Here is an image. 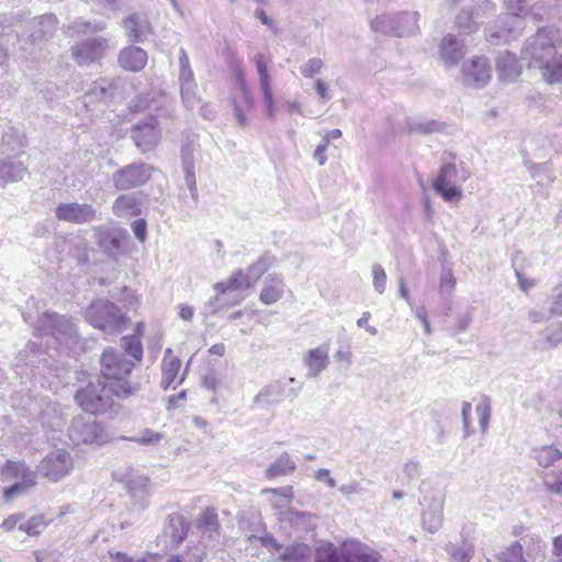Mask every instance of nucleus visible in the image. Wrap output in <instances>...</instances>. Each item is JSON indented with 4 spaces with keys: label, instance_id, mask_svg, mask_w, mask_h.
<instances>
[{
    "label": "nucleus",
    "instance_id": "4",
    "mask_svg": "<svg viewBox=\"0 0 562 562\" xmlns=\"http://www.w3.org/2000/svg\"><path fill=\"white\" fill-rule=\"evenodd\" d=\"M470 171L463 162H445L432 179L434 191L447 203L458 204L463 198L462 184L469 179Z\"/></svg>",
    "mask_w": 562,
    "mask_h": 562
},
{
    "label": "nucleus",
    "instance_id": "11",
    "mask_svg": "<svg viewBox=\"0 0 562 562\" xmlns=\"http://www.w3.org/2000/svg\"><path fill=\"white\" fill-rule=\"evenodd\" d=\"M302 385L294 378L277 380L263 386L254 397L260 407H269L282 402L285 397L296 396Z\"/></svg>",
    "mask_w": 562,
    "mask_h": 562
},
{
    "label": "nucleus",
    "instance_id": "13",
    "mask_svg": "<svg viewBox=\"0 0 562 562\" xmlns=\"http://www.w3.org/2000/svg\"><path fill=\"white\" fill-rule=\"evenodd\" d=\"M69 438L74 445H103L109 441L104 429L94 420H85L77 417L69 427Z\"/></svg>",
    "mask_w": 562,
    "mask_h": 562
},
{
    "label": "nucleus",
    "instance_id": "21",
    "mask_svg": "<svg viewBox=\"0 0 562 562\" xmlns=\"http://www.w3.org/2000/svg\"><path fill=\"white\" fill-rule=\"evenodd\" d=\"M133 139L136 146L143 151H149L155 148L160 139V131L157 121L153 116L138 123L133 128Z\"/></svg>",
    "mask_w": 562,
    "mask_h": 562
},
{
    "label": "nucleus",
    "instance_id": "53",
    "mask_svg": "<svg viewBox=\"0 0 562 562\" xmlns=\"http://www.w3.org/2000/svg\"><path fill=\"white\" fill-rule=\"evenodd\" d=\"M171 526L175 527L170 535L171 542L179 546L187 538L189 527L182 517L172 518Z\"/></svg>",
    "mask_w": 562,
    "mask_h": 562
},
{
    "label": "nucleus",
    "instance_id": "41",
    "mask_svg": "<svg viewBox=\"0 0 562 562\" xmlns=\"http://www.w3.org/2000/svg\"><path fill=\"white\" fill-rule=\"evenodd\" d=\"M535 458L541 468L548 469L562 458V452L552 446H544L535 450Z\"/></svg>",
    "mask_w": 562,
    "mask_h": 562
},
{
    "label": "nucleus",
    "instance_id": "6",
    "mask_svg": "<svg viewBox=\"0 0 562 562\" xmlns=\"http://www.w3.org/2000/svg\"><path fill=\"white\" fill-rule=\"evenodd\" d=\"M419 12L414 10L383 12L371 20L370 26L384 35L408 37L419 32Z\"/></svg>",
    "mask_w": 562,
    "mask_h": 562
},
{
    "label": "nucleus",
    "instance_id": "26",
    "mask_svg": "<svg viewBox=\"0 0 562 562\" xmlns=\"http://www.w3.org/2000/svg\"><path fill=\"white\" fill-rule=\"evenodd\" d=\"M148 55L138 46H127L120 50L117 63L126 71L138 72L147 65Z\"/></svg>",
    "mask_w": 562,
    "mask_h": 562
},
{
    "label": "nucleus",
    "instance_id": "31",
    "mask_svg": "<svg viewBox=\"0 0 562 562\" xmlns=\"http://www.w3.org/2000/svg\"><path fill=\"white\" fill-rule=\"evenodd\" d=\"M261 493L268 496L269 504L278 510L288 508L294 499V491L291 485L279 488H266Z\"/></svg>",
    "mask_w": 562,
    "mask_h": 562
},
{
    "label": "nucleus",
    "instance_id": "37",
    "mask_svg": "<svg viewBox=\"0 0 562 562\" xmlns=\"http://www.w3.org/2000/svg\"><path fill=\"white\" fill-rule=\"evenodd\" d=\"M311 557V549L304 543L292 544L282 552L279 562H307Z\"/></svg>",
    "mask_w": 562,
    "mask_h": 562
},
{
    "label": "nucleus",
    "instance_id": "35",
    "mask_svg": "<svg viewBox=\"0 0 562 562\" xmlns=\"http://www.w3.org/2000/svg\"><path fill=\"white\" fill-rule=\"evenodd\" d=\"M125 484L131 496L136 498L147 497L151 492L150 480L145 475L130 474Z\"/></svg>",
    "mask_w": 562,
    "mask_h": 562
},
{
    "label": "nucleus",
    "instance_id": "38",
    "mask_svg": "<svg viewBox=\"0 0 562 562\" xmlns=\"http://www.w3.org/2000/svg\"><path fill=\"white\" fill-rule=\"evenodd\" d=\"M206 553L200 544L188 546L182 554H170L165 562H203Z\"/></svg>",
    "mask_w": 562,
    "mask_h": 562
},
{
    "label": "nucleus",
    "instance_id": "55",
    "mask_svg": "<svg viewBox=\"0 0 562 562\" xmlns=\"http://www.w3.org/2000/svg\"><path fill=\"white\" fill-rule=\"evenodd\" d=\"M562 344V325L549 327L544 331L542 348L552 349Z\"/></svg>",
    "mask_w": 562,
    "mask_h": 562
},
{
    "label": "nucleus",
    "instance_id": "32",
    "mask_svg": "<svg viewBox=\"0 0 562 562\" xmlns=\"http://www.w3.org/2000/svg\"><path fill=\"white\" fill-rule=\"evenodd\" d=\"M295 469V461L288 452H283L266 469L265 475L267 479L272 480L290 475Z\"/></svg>",
    "mask_w": 562,
    "mask_h": 562
},
{
    "label": "nucleus",
    "instance_id": "43",
    "mask_svg": "<svg viewBox=\"0 0 562 562\" xmlns=\"http://www.w3.org/2000/svg\"><path fill=\"white\" fill-rule=\"evenodd\" d=\"M274 261L276 259L272 256L263 255L250 265L245 273L250 277V280L255 284L260 277L273 266Z\"/></svg>",
    "mask_w": 562,
    "mask_h": 562
},
{
    "label": "nucleus",
    "instance_id": "47",
    "mask_svg": "<svg viewBox=\"0 0 562 562\" xmlns=\"http://www.w3.org/2000/svg\"><path fill=\"white\" fill-rule=\"evenodd\" d=\"M122 347L132 357L131 361L138 362L143 357V346L138 337L125 336L122 338Z\"/></svg>",
    "mask_w": 562,
    "mask_h": 562
},
{
    "label": "nucleus",
    "instance_id": "24",
    "mask_svg": "<svg viewBox=\"0 0 562 562\" xmlns=\"http://www.w3.org/2000/svg\"><path fill=\"white\" fill-rule=\"evenodd\" d=\"M95 214L97 211L90 204L64 203L56 209L59 220L78 224L94 220Z\"/></svg>",
    "mask_w": 562,
    "mask_h": 562
},
{
    "label": "nucleus",
    "instance_id": "8",
    "mask_svg": "<svg viewBox=\"0 0 562 562\" xmlns=\"http://www.w3.org/2000/svg\"><path fill=\"white\" fill-rule=\"evenodd\" d=\"M315 559L316 562H378L379 554L359 541L349 540L342 543L340 554L333 543L321 544Z\"/></svg>",
    "mask_w": 562,
    "mask_h": 562
},
{
    "label": "nucleus",
    "instance_id": "30",
    "mask_svg": "<svg viewBox=\"0 0 562 562\" xmlns=\"http://www.w3.org/2000/svg\"><path fill=\"white\" fill-rule=\"evenodd\" d=\"M41 322L43 325H47L50 328V334L56 336L57 339L61 337L71 338L76 333L72 323L64 316H59L53 313H45Z\"/></svg>",
    "mask_w": 562,
    "mask_h": 562
},
{
    "label": "nucleus",
    "instance_id": "7",
    "mask_svg": "<svg viewBox=\"0 0 562 562\" xmlns=\"http://www.w3.org/2000/svg\"><path fill=\"white\" fill-rule=\"evenodd\" d=\"M0 477L4 483H11L3 490L5 502H12L25 495L36 485V474L24 462L7 461L0 469Z\"/></svg>",
    "mask_w": 562,
    "mask_h": 562
},
{
    "label": "nucleus",
    "instance_id": "50",
    "mask_svg": "<svg viewBox=\"0 0 562 562\" xmlns=\"http://www.w3.org/2000/svg\"><path fill=\"white\" fill-rule=\"evenodd\" d=\"M491 412L492 409L488 398L481 400L475 407V414L477 416L479 425L483 434L487 431L491 419Z\"/></svg>",
    "mask_w": 562,
    "mask_h": 562
},
{
    "label": "nucleus",
    "instance_id": "22",
    "mask_svg": "<svg viewBox=\"0 0 562 562\" xmlns=\"http://www.w3.org/2000/svg\"><path fill=\"white\" fill-rule=\"evenodd\" d=\"M181 361L175 356L171 348H167L161 361V382L160 385L166 390L175 389L182 383L184 374L180 375Z\"/></svg>",
    "mask_w": 562,
    "mask_h": 562
},
{
    "label": "nucleus",
    "instance_id": "36",
    "mask_svg": "<svg viewBox=\"0 0 562 562\" xmlns=\"http://www.w3.org/2000/svg\"><path fill=\"white\" fill-rule=\"evenodd\" d=\"M113 213L119 217H131L139 213L136 199L131 194L120 195L113 204Z\"/></svg>",
    "mask_w": 562,
    "mask_h": 562
},
{
    "label": "nucleus",
    "instance_id": "18",
    "mask_svg": "<svg viewBox=\"0 0 562 562\" xmlns=\"http://www.w3.org/2000/svg\"><path fill=\"white\" fill-rule=\"evenodd\" d=\"M109 48L108 40L99 36L75 44L71 53L79 65H89L101 59Z\"/></svg>",
    "mask_w": 562,
    "mask_h": 562
},
{
    "label": "nucleus",
    "instance_id": "25",
    "mask_svg": "<svg viewBox=\"0 0 562 562\" xmlns=\"http://www.w3.org/2000/svg\"><path fill=\"white\" fill-rule=\"evenodd\" d=\"M465 53L464 43L452 34L445 35L439 44L440 60L447 67L456 66L463 58Z\"/></svg>",
    "mask_w": 562,
    "mask_h": 562
},
{
    "label": "nucleus",
    "instance_id": "1",
    "mask_svg": "<svg viewBox=\"0 0 562 562\" xmlns=\"http://www.w3.org/2000/svg\"><path fill=\"white\" fill-rule=\"evenodd\" d=\"M560 42L559 30L547 27L540 30L522 50L529 67L538 68L549 83L562 81V55L555 53Z\"/></svg>",
    "mask_w": 562,
    "mask_h": 562
},
{
    "label": "nucleus",
    "instance_id": "63",
    "mask_svg": "<svg viewBox=\"0 0 562 562\" xmlns=\"http://www.w3.org/2000/svg\"><path fill=\"white\" fill-rule=\"evenodd\" d=\"M111 557L113 558L114 562H148L144 557H133L123 552L111 553Z\"/></svg>",
    "mask_w": 562,
    "mask_h": 562
},
{
    "label": "nucleus",
    "instance_id": "49",
    "mask_svg": "<svg viewBox=\"0 0 562 562\" xmlns=\"http://www.w3.org/2000/svg\"><path fill=\"white\" fill-rule=\"evenodd\" d=\"M456 26L464 34H471L477 31L479 25L473 20L472 13L467 10H461L456 16Z\"/></svg>",
    "mask_w": 562,
    "mask_h": 562
},
{
    "label": "nucleus",
    "instance_id": "46",
    "mask_svg": "<svg viewBox=\"0 0 562 562\" xmlns=\"http://www.w3.org/2000/svg\"><path fill=\"white\" fill-rule=\"evenodd\" d=\"M179 83L180 86L195 83L189 57L183 48L180 49L179 54Z\"/></svg>",
    "mask_w": 562,
    "mask_h": 562
},
{
    "label": "nucleus",
    "instance_id": "64",
    "mask_svg": "<svg viewBox=\"0 0 562 562\" xmlns=\"http://www.w3.org/2000/svg\"><path fill=\"white\" fill-rule=\"evenodd\" d=\"M550 314L562 316V288L552 297Z\"/></svg>",
    "mask_w": 562,
    "mask_h": 562
},
{
    "label": "nucleus",
    "instance_id": "51",
    "mask_svg": "<svg viewBox=\"0 0 562 562\" xmlns=\"http://www.w3.org/2000/svg\"><path fill=\"white\" fill-rule=\"evenodd\" d=\"M180 94L184 106L189 110L194 109L200 102L196 83L180 86Z\"/></svg>",
    "mask_w": 562,
    "mask_h": 562
},
{
    "label": "nucleus",
    "instance_id": "20",
    "mask_svg": "<svg viewBox=\"0 0 562 562\" xmlns=\"http://www.w3.org/2000/svg\"><path fill=\"white\" fill-rule=\"evenodd\" d=\"M132 106L135 111H150L161 117H169L175 113L173 102L160 91H153L145 95H140Z\"/></svg>",
    "mask_w": 562,
    "mask_h": 562
},
{
    "label": "nucleus",
    "instance_id": "34",
    "mask_svg": "<svg viewBox=\"0 0 562 562\" xmlns=\"http://www.w3.org/2000/svg\"><path fill=\"white\" fill-rule=\"evenodd\" d=\"M26 168L20 162L0 159V186L23 179Z\"/></svg>",
    "mask_w": 562,
    "mask_h": 562
},
{
    "label": "nucleus",
    "instance_id": "52",
    "mask_svg": "<svg viewBox=\"0 0 562 562\" xmlns=\"http://www.w3.org/2000/svg\"><path fill=\"white\" fill-rule=\"evenodd\" d=\"M324 67L325 63L322 58L312 57L300 67V72L305 78H313L319 75Z\"/></svg>",
    "mask_w": 562,
    "mask_h": 562
},
{
    "label": "nucleus",
    "instance_id": "5",
    "mask_svg": "<svg viewBox=\"0 0 562 562\" xmlns=\"http://www.w3.org/2000/svg\"><path fill=\"white\" fill-rule=\"evenodd\" d=\"M254 288L250 277L243 270L234 271L227 279L213 285L215 297L209 303V312L215 313L224 306L241 303Z\"/></svg>",
    "mask_w": 562,
    "mask_h": 562
},
{
    "label": "nucleus",
    "instance_id": "48",
    "mask_svg": "<svg viewBox=\"0 0 562 562\" xmlns=\"http://www.w3.org/2000/svg\"><path fill=\"white\" fill-rule=\"evenodd\" d=\"M45 526L46 522L42 516H34L27 520L22 518V522L19 524V530L25 532L27 536L34 537L40 535Z\"/></svg>",
    "mask_w": 562,
    "mask_h": 562
},
{
    "label": "nucleus",
    "instance_id": "23",
    "mask_svg": "<svg viewBox=\"0 0 562 562\" xmlns=\"http://www.w3.org/2000/svg\"><path fill=\"white\" fill-rule=\"evenodd\" d=\"M329 342L311 348L303 357V363L307 369V376L317 378L329 366Z\"/></svg>",
    "mask_w": 562,
    "mask_h": 562
},
{
    "label": "nucleus",
    "instance_id": "60",
    "mask_svg": "<svg viewBox=\"0 0 562 562\" xmlns=\"http://www.w3.org/2000/svg\"><path fill=\"white\" fill-rule=\"evenodd\" d=\"M339 491L345 495V496H350V495H355V494H363L364 493V487L361 485L360 482L358 481H350L346 484H342L340 487H339Z\"/></svg>",
    "mask_w": 562,
    "mask_h": 562
},
{
    "label": "nucleus",
    "instance_id": "29",
    "mask_svg": "<svg viewBox=\"0 0 562 562\" xmlns=\"http://www.w3.org/2000/svg\"><path fill=\"white\" fill-rule=\"evenodd\" d=\"M122 26L125 30V34L128 40L133 42L144 41L151 32L147 19L136 13L131 14L123 20Z\"/></svg>",
    "mask_w": 562,
    "mask_h": 562
},
{
    "label": "nucleus",
    "instance_id": "14",
    "mask_svg": "<svg viewBox=\"0 0 562 562\" xmlns=\"http://www.w3.org/2000/svg\"><path fill=\"white\" fill-rule=\"evenodd\" d=\"M93 237L100 250L113 259H116L124 252V248L128 241L126 231L105 226L94 227Z\"/></svg>",
    "mask_w": 562,
    "mask_h": 562
},
{
    "label": "nucleus",
    "instance_id": "19",
    "mask_svg": "<svg viewBox=\"0 0 562 562\" xmlns=\"http://www.w3.org/2000/svg\"><path fill=\"white\" fill-rule=\"evenodd\" d=\"M236 92L233 97L235 116L240 126H246L247 113L254 108V97L241 70L236 71Z\"/></svg>",
    "mask_w": 562,
    "mask_h": 562
},
{
    "label": "nucleus",
    "instance_id": "15",
    "mask_svg": "<svg viewBox=\"0 0 562 562\" xmlns=\"http://www.w3.org/2000/svg\"><path fill=\"white\" fill-rule=\"evenodd\" d=\"M460 79L467 87L475 89L485 87L492 79V68L487 58L473 57L465 60L461 66Z\"/></svg>",
    "mask_w": 562,
    "mask_h": 562
},
{
    "label": "nucleus",
    "instance_id": "9",
    "mask_svg": "<svg viewBox=\"0 0 562 562\" xmlns=\"http://www.w3.org/2000/svg\"><path fill=\"white\" fill-rule=\"evenodd\" d=\"M86 319L95 328L104 333H120L124 329L125 317L119 307L106 301L98 300L91 303L86 311Z\"/></svg>",
    "mask_w": 562,
    "mask_h": 562
},
{
    "label": "nucleus",
    "instance_id": "10",
    "mask_svg": "<svg viewBox=\"0 0 562 562\" xmlns=\"http://www.w3.org/2000/svg\"><path fill=\"white\" fill-rule=\"evenodd\" d=\"M113 392L98 380V383H89L86 387L79 390L76 394V401L79 406L90 414H99L108 411L112 406Z\"/></svg>",
    "mask_w": 562,
    "mask_h": 562
},
{
    "label": "nucleus",
    "instance_id": "17",
    "mask_svg": "<svg viewBox=\"0 0 562 562\" xmlns=\"http://www.w3.org/2000/svg\"><path fill=\"white\" fill-rule=\"evenodd\" d=\"M154 168L146 164H131L113 175L114 186L120 190H128L146 183Z\"/></svg>",
    "mask_w": 562,
    "mask_h": 562
},
{
    "label": "nucleus",
    "instance_id": "39",
    "mask_svg": "<svg viewBox=\"0 0 562 562\" xmlns=\"http://www.w3.org/2000/svg\"><path fill=\"white\" fill-rule=\"evenodd\" d=\"M32 24L36 29L33 36L41 40L53 34L57 26V19L53 14H45L35 19Z\"/></svg>",
    "mask_w": 562,
    "mask_h": 562
},
{
    "label": "nucleus",
    "instance_id": "44",
    "mask_svg": "<svg viewBox=\"0 0 562 562\" xmlns=\"http://www.w3.org/2000/svg\"><path fill=\"white\" fill-rule=\"evenodd\" d=\"M105 30V23L101 21L89 22L83 20L75 21L68 29L71 36L80 34H93Z\"/></svg>",
    "mask_w": 562,
    "mask_h": 562
},
{
    "label": "nucleus",
    "instance_id": "54",
    "mask_svg": "<svg viewBox=\"0 0 562 562\" xmlns=\"http://www.w3.org/2000/svg\"><path fill=\"white\" fill-rule=\"evenodd\" d=\"M164 435L161 432L154 431L151 429H144L132 440L138 445L144 446H157L162 440Z\"/></svg>",
    "mask_w": 562,
    "mask_h": 562
},
{
    "label": "nucleus",
    "instance_id": "61",
    "mask_svg": "<svg viewBox=\"0 0 562 562\" xmlns=\"http://www.w3.org/2000/svg\"><path fill=\"white\" fill-rule=\"evenodd\" d=\"M132 231L135 235V237L140 241L144 243L147 238V224L146 221L140 218L136 220L132 223Z\"/></svg>",
    "mask_w": 562,
    "mask_h": 562
},
{
    "label": "nucleus",
    "instance_id": "62",
    "mask_svg": "<svg viewBox=\"0 0 562 562\" xmlns=\"http://www.w3.org/2000/svg\"><path fill=\"white\" fill-rule=\"evenodd\" d=\"M314 89L322 101L326 102L330 100L331 95L329 93V87L327 82H325L323 79H316V81L314 82Z\"/></svg>",
    "mask_w": 562,
    "mask_h": 562
},
{
    "label": "nucleus",
    "instance_id": "58",
    "mask_svg": "<svg viewBox=\"0 0 562 562\" xmlns=\"http://www.w3.org/2000/svg\"><path fill=\"white\" fill-rule=\"evenodd\" d=\"M471 414H472L471 403L464 402L462 404V409H461L464 438H468L473 434V430L471 428Z\"/></svg>",
    "mask_w": 562,
    "mask_h": 562
},
{
    "label": "nucleus",
    "instance_id": "42",
    "mask_svg": "<svg viewBox=\"0 0 562 562\" xmlns=\"http://www.w3.org/2000/svg\"><path fill=\"white\" fill-rule=\"evenodd\" d=\"M541 479L549 493L562 496V470H544Z\"/></svg>",
    "mask_w": 562,
    "mask_h": 562
},
{
    "label": "nucleus",
    "instance_id": "3",
    "mask_svg": "<svg viewBox=\"0 0 562 562\" xmlns=\"http://www.w3.org/2000/svg\"><path fill=\"white\" fill-rule=\"evenodd\" d=\"M102 376L98 380L116 396L128 395L132 387L127 380L134 368V361L126 360L113 349H106L101 357Z\"/></svg>",
    "mask_w": 562,
    "mask_h": 562
},
{
    "label": "nucleus",
    "instance_id": "33",
    "mask_svg": "<svg viewBox=\"0 0 562 562\" xmlns=\"http://www.w3.org/2000/svg\"><path fill=\"white\" fill-rule=\"evenodd\" d=\"M196 527L203 535L213 539L218 536L220 522L214 508H205L196 519Z\"/></svg>",
    "mask_w": 562,
    "mask_h": 562
},
{
    "label": "nucleus",
    "instance_id": "16",
    "mask_svg": "<svg viewBox=\"0 0 562 562\" xmlns=\"http://www.w3.org/2000/svg\"><path fill=\"white\" fill-rule=\"evenodd\" d=\"M254 61L258 72V80L267 116L274 120L277 116V106L272 92V79L269 74L270 58L266 57L263 54H257L254 57Z\"/></svg>",
    "mask_w": 562,
    "mask_h": 562
},
{
    "label": "nucleus",
    "instance_id": "12",
    "mask_svg": "<svg viewBox=\"0 0 562 562\" xmlns=\"http://www.w3.org/2000/svg\"><path fill=\"white\" fill-rule=\"evenodd\" d=\"M72 469L74 459L66 449L50 451L38 465V472L52 482H58L69 475Z\"/></svg>",
    "mask_w": 562,
    "mask_h": 562
},
{
    "label": "nucleus",
    "instance_id": "56",
    "mask_svg": "<svg viewBox=\"0 0 562 562\" xmlns=\"http://www.w3.org/2000/svg\"><path fill=\"white\" fill-rule=\"evenodd\" d=\"M372 283L374 290L379 294H383L386 289V273L385 270L382 268L381 265H373L372 266Z\"/></svg>",
    "mask_w": 562,
    "mask_h": 562
},
{
    "label": "nucleus",
    "instance_id": "2",
    "mask_svg": "<svg viewBox=\"0 0 562 562\" xmlns=\"http://www.w3.org/2000/svg\"><path fill=\"white\" fill-rule=\"evenodd\" d=\"M506 12L486 30V40L493 45L507 44L522 31V18L528 14L527 0H506Z\"/></svg>",
    "mask_w": 562,
    "mask_h": 562
},
{
    "label": "nucleus",
    "instance_id": "27",
    "mask_svg": "<svg viewBox=\"0 0 562 562\" xmlns=\"http://www.w3.org/2000/svg\"><path fill=\"white\" fill-rule=\"evenodd\" d=\"M285 292L284 278L280 274H269L259 293V301L265 305H272L279 302Z\"/></svg>",
    "mask_w": 562,
    "mask_h": 562
},
{
    "label": "nucleus",
    "instance_id": "59",
    "mask_svg": "<svg viewBox=\"0 0 562 562\" xmlns=\"http://www.w3.org/2000/svg\"><path fill=\"white\" fill-rule=\"evenodd\" d=\"M250 542L255 540H259L263 547H266L270 552L274 553L281 549V546L276 541V539L269 535L265 533L261 537L250 536L248 538Z\"/></svg>",
    "mask_w": 562,
    "mask_h": 562
},
{
    "label": "nucleus",
    "instance_id": "57",
    "mask_svg": "<svg viewBox=\"0 0 562 562\" xmlns=\"http://www.w3.org/2000/svg\"><path fill=\"white\" fill-rule=\"evenodd\" d=\"M457 280L450 269L442 270L440 274V282H439V291L442 294H450L454 286H456Z\"/></svg>",
    "mask_w": 562,
    "mask_h": 562
},
{
    "label": "nucleus",
    "instance_id": "40",
    "mask_svg": "<svg viewBox=\"0 0 562 562\" xmlns=\"http://www.w3.org/2000/svg\"><path fill=\"white\" fill-rule=\"evenodd\" d=\"M281 520L291 522L294 528L307 530L314 527V517L311 514L304 512H282Z\"/></svg>",
    "mask_w": 562,
    "mask_h": 562
},
{
    "label": "nucleus",
    "instance_id": "28",
    "mask_svg": "<svg viewBox=\"0 0 562 562\" xmlns=\"http://www.w3.org/2000/svg\"><path fill=\"white\" fill-rule=\"evenodd\" d=\"M521 65L509 52L501 54L496 60L497 77L501 81L513 82L521 75Z\"/></svg>",
    "mask_w": 562,
    "mask_h": 562
},
{
    "label": "nucleus",
    "instance_id": "45",
    "mask_svg": "<svg viewBox=\"0 0 562 562\" xmlns=\"http://www.w3.org/2000/svg\"><path fill=\"white\" fill-rule=\"evenodd\" d=\"M442 522V505L438 503L434 508L425 510L423 514V526L430 532L439 529Z\"/></svg>",
    "mask_w": 562,
    "mask_h": 562
}]
</instances>
